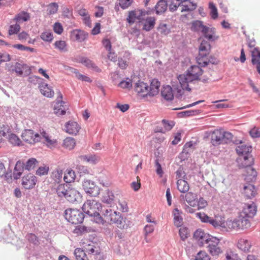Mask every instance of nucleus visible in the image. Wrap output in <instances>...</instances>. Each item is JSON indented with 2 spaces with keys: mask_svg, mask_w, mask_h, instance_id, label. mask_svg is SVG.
Wrapping results in <instances>:
<instances>
[{
  "mask_svg": "<svg viewBox=\"0 0 260 260\" xmlns=\"http://www.w3.org/2000/svg\"><path fill=\"white\" fill-rule=\"evenodd\" d=\"M160 82L156 79L152 80L150 85L143 81H138L134 85V90L140 96H154L159 92Z\"/></svg>",
  "mask_w": 260,
  "mask_h": 260,
  "instance_id": "f257e3e1",
  "label": "nucleus"
},
{
  "mask_svg": "<svg viewBox=\"0 0 260 260\" xmlns=\"http://www.w3.org/2000/svg\"><path fill=\"white\" fill-rule=\"evenodd\" d=\"M95 218V222L104 224L105 223L112 224L116 223L118 225L122 223V218L119 212L114 211L111 209H106L103 213V216L98 215Z\"/></svg>",
  "mask_w": 260,
  "mask_h": 260,
  "instance_id": "f03ea898",
  "label": "nucleus"
},
{
  "mask_svg": "<svg viewBox=\"0 0 260 260\" xmlns=\"http://www.w3.org/2000/svg\"><path fill=\"white\" fill-rule=\"evenodd\" d=\"M210 134H211V143L214 146L227 143L231 141L233 138L231 133L221 129H215Z\"/></svg>",
  "mask_w": 260,
  "mask_h": 260,
  "instance_id": "7ed1b4c3",
  "label": "nucleus"
},
{
  "mask_svg": "<svg viewBox=\"0 0 260 260\" xmlns=\"http://www.w3.org/2000/svg\"><path fill=\"white\" fill-rule=\"evenodd\" d=\"M102 204L94 200H87L83 205L82 209L84 213L91 216H93L95 222V218L98 215H100L99 211L102 209Z\"/></svg>",
  "mask_w": 260,
  "mask_h": 260,
  "instance_id": "20e7f679",
  "label": "nucleus"
},
{
  "mask_svg": "<svg viewBox=\"0 0 260 260\" xmlns=\"http://www.w3.org/2000/svg\"><path fill=\"white\" fill-rule=\"evenodd\" d=\"M64 217L69 222L76 224L82 222L84 215L79 210L70 208L65 210Z\"/></svg>",
  "mask_w": 260,
  "mask_h": 260,
  "instance_id": "39448f33",
  "label": "nucleus"
},
{
  "mask_svg": "<svg viewBox=\"0 0 260 260\" xmlns=\"http://www.w3.org/2000/svg\"><path fill=\"white\" fill-rule=\"evenodd\" d=\"M221 240V238L214 236L211 238V240L208 243V252L214 257H218L223 253V249L220 243Z\"/></svg>",
  "mask_w": 260,
  "mask_h": 260,
  "instance_id": "423d86ee",
  "label": "nucleus"
},
{
  "mask_svg": "<svg viewBox=\"0 0 260 260\" xmlns=\"http://www.w3.org/2000/svg\"><path fill=\"white\" fill-rule=\"evenodd\" d=\"M211 45L206 41H203L199 47V54L197 58L199 64H206L207 62L206 56L210 53Z\"/></svg>",
  "mask_w": 260,
  "mask_h": 260,
  "instance_id": "0eeeda50",
  "label": "nucleus"
},
{
  "mask_svg": "<svg viewBox=\"0 0 260 260\" xmlns=\"http://www.w3.org/2000/svg\"><path fill=\"white\" fill-rule=\"evenodd\" d=\"M21 137L24 142L30 145H35L41 141L40 135L31 129L23 131Z\"/></svg>",
  "mask_w": 260,
  "mask_h": 260,
  "instance_id": "6e6552de",
  "label": "nucleus"
},
{
  "mask_svg": "<svg viewBox=\"0 0 260 260\" xmlns=\"http://www.w3.org/2000/svg\"><path fill=\"white\" fill-rule=\"evenodd\" d=\"M214 236L205 233L202 229L197 230L193 234V239L200 246L208 244Z\"/></svg>",
  "mask_w": 260,
  "mask_h": 260,
  "instance_id": "1a4fd4ad",
  "label": "nucleus"
},
{
  "mask_svg": "<svg viewBox=\"0 0 260 260\" xmlns=\"http://www.w3.org/2000/svg\"><path fill=\"white\" fill-rule=\"evenodd\" d=\"M83 188L85 192L91 197H96L100 193V187L90 180H86L83 182Z\"/></svg>",
  "mask_w": 260,
  "mask_h": 260,
  "instance_id": "9d476101",
  "label": "nucleus"
},
{
  "mask_svg": "<svg viewBox=\"0 0 260 260\" xmlns=\"http://www.w3.org/2000/svg\"><path fill=\"white\" fill-rule=\"evenodd\" d=\"M41 139H43V144L48 148L53 149L58 145V141L56 139L52 138L44 130L40 131Z\"/></svg>",
  "mask_w": 260,
  "mask_h": 260,
  "instance_id": "9b49d317",
  "label": "nucleus"
},
{
  "mask_svg": "<svg viewBox=\"0 0 260 260\" xmlns=\"http://www.w3.org/2000/svg\"><path fill=\"white\" fill-rule=\"evenodd\" d=\"M37 182V177L29 173L22 177L21 184L25 189H31L35 187Z\"/></svg>",
  "mask_w": 260,
  "mask_h": 260,
  "instance_id": "f8f14e48",
  "label": "nucleus"
},
{
  "mask_svg": "<svg viewBox=\"0 0 260 260\" xmlns=\"http://www.w3.org/2000/svg\"><path fill=\"white\" fill-rule=\"evenodd\" d=\"M256 212L255 205L252 203L251 204H244L242 207V210L240 214L242 217H245L249 219L252 218Z\"/></svg>",
  "mask_w": 260,
  "mask_h": 260,
  "instance_id": "ddd939ff",
  "label": "nucleus"
},
{
  "mask_svg": "<svg viewBox=\"0 0 260 260\" xmlns=\"http://www.w3.org/2000/svg\"><path fill=\"white\" fill-rule=\"evenodd\" d=\"M12 71L14 72L18 76H26L30 73L31 70L29 66L26 64L16 62L12 69Z\"/></svg>",
  "mask_w": 260,
  "mask_h": 260,
  "instance_id": "4468645a",
  "label": "nucleus"
},
{
  "mask_svg": "<svg viewBox=\"0 0 260 260\" xmlns=\"http://www.w3.org/2000/svg\"><path fill=\"white\" fill-rule=\"evenodd\" d=\"M236 245L239 250L246 253L250 252L252 247L251 242L244 237L239 238L237 240Z\"/></svg>",
  "mask_w": 260,
  "mask_h": 260,
  "instance_id": "2eb2a0df",
  "label": "nucleus"
},
{
  "mask_svg": "<svg viewBox=\"0 0 260 260\" xmlns=\"http://www.w3.org/2000/svg\"><path fill=\"white\" fill-rule=\"evenodd\" d=\"M88 34L85 31L76 29L71 31L70 39L74 41L82 42L87 39Z\"/></svg>",
  "mask_w": 260,
  "mask_h": 260,
  "instance_id": "dca6fc26",
  "label": "nucleus"
},
{
  "mask_svg": "<svg viewBox=\"0 0 260 260\" xmlns=\"http://www.w3.org/2000/svg\"><path fill=\"white\" fill-rule=\"evenodd\" d=\"M144 15V12L141 10L136 9L131 11L128 12L126 21L129 24H132L137 20L140 21L142 19V17Z\"/></svg>",
  "mask_w": 260,
  "mask_h": 260,
  "instance_id": "f3484780",
  "label": "nucleus"
},
{
  "mask_svg": "<svg viewBox=\"0 0 260 260\" xmlns=\"http://www.w3.org/2000/svg\"><path fill=\"white\" fill-rule=\"evenodd\" d=\"M178 79L182 90H191V88L189 87V84L194 80L190 77L189 75L187 73L180 75L178 77Z\"/></svg>",
  "mask_w": 260,
  "mask_h": 260,
  "instance_id": "a211bd4d",
  "label": "nucleus"
},
{
  "mask_svg": "<svg viewBox=\"0 0 260 260\" xmlns=\"http://www.w3.org/2000/svg\"><path fill=\"white\" fill-rule=\"evenodd\" d=\"M81 129L79 124L76 121H69L65 124V132L72 135H77Z\"/></svg>",
  "mask_w": 260,
  "mask_h": 260,
  "instance_id": "6ab92c4d",
  "label": "nucleus"
},
{
  "mask_svg": "<svg viewBox=\"0 0 260 260\" xmlns=\"http://www.w3.org/2000/svg\"><path fill=\"white\" fill-rule=\"evenodd\" d=\"M237 162L239 167L246 169L251 166L253 163V159L251 155L240 156L237 159Z\"/></svg>",
  "mask_w": 260,
  "mask_h": 260,
  "instance_id": "aec40b11",
  "label": "nucleus"
},
{
  "mask_svg": "<svg viewBox=\"0 0 260 260\" xmlns=\"http://www.w3.org/2000/svg\"><path fill=\"white\" fill-rule=\"evenodd\" d=\"M66 199L71 203L78 202L81 201L82 196L79 192L75 188L72 187L69 191Z\"/></svg>",
  "mask_w": 260,
  "mask_h": 260,
  "instance_id": "412c9836",
  "label": "nucleus"
},
{
  "mask_svg": "<svg viewBox=\"0 0 260 260\" xmlns=\"http://www.w3.org/2000/svg\"><path fill=\"white\" fill-rule=\"evenodd\" d=\"M194 81L200 79V77L202 75L203 71L198 66H192L188 70L187 73Z\"/></svg>",
  "mask_w": 260,
  "mask_h": 260,
  "instance_id": "4be33fe9",
  "label": "nucleus"
},
{
  "mask_svg": "<svg viewBox=\"0 0 260 260\" xmlns=\"http://www.w3.org/2000/svg\"><path fill=\"white\" fill-rule=\"evenodd\" d=\"M245 180L248 182L254 181L256 177V171L251 166L248 167L244 170Z\"/></svg>",
  "mask_w": 260,
  "mask_h": 260,
  "instance_id": "5701e85b",
  "label": "nucleus"
},
{
  "mask_svg": "<svg viewBox=\"0 0 260 260\" xmlns=\"http://www.w3.org/2000/svg\"><path fill=\"white\" fill-rule=\"evenodd\" d=\"M41 93L47 98H52L54 95V92L53 89L49 87L48 84L45 83H42L39 86Z\"/></svg>",
  "mask_w": 260,
  "mask_h": 260,
  "instance_id": "b1692460",
  "label": "nucleus"
},
{
  "mask_svg": "<svg viewBox=\"0 0 260 260\" xmlns=\"http://www.w3.org/2000/svg\"><path fill=\"white\" fill-rule=\"evenodd\" d=\"M8 134V139L9 142L14 146H21L23 143L18 136L13 133H10V130Z\"/></svg>",
  "mask_w": 260,
  "mask_h": 260,
  "instance_id": "393cba45",
  "label": "nucleus"
},
{
  "mask_svg": "<svg viewBox=\"0 0 260 260\" xmlns=\"http://www.w3.org/2000/svg\"><path fill=\"white\" fill-rule=\"evenodd\" d=\"M72 187L66 184H61L58 186L56 189V192L58 196L60 198H66L69 191L71 190Z\"/></svg>",
  "mask_w": 260,
  "mask_h": 260,
  "instance_id": "a878e982",
  "label": "nucleus"
},
{
  "mask_svg": "<svg viewBox=\"0 0 260 260\" xmlns=\"http://www.w3.org/2000/svg\"><path fill=\"white\" fill-rule=\"evenodd\" d=\"M30 14L25 11H21L15 15L13 20L16 23L19 24L24 22H26L30 20Z\"/></svg>",
  "mask_w": 260,
  "mask_h": 260,
  "instance_id": "bb28decb",
  "label": "nucleus"
},
{
  "mask_svg": "<svg viewBox=\"0 0 260 260\" xmlns=\"http://www.w3.org/2000/svg\"><path fill=\"white\" fill-rule=\"evenodd\" d=\"M237 219V223L238 225V228L239 229L244 230L247 229L250 226V220L245 217L241 216V215L240 214L238 218Z\"/></svg>",
  "mask_w": 260,
  "mask_h": 260,
  "instance_id": "cd10ccee",
  "label": "nucleus"
},
{
  "mask_svg": "<svg viewBox=\"0 0 260 260\" xmlns=\"http://www.w3.org/2000/svg\"><path fill=\"white\" fill-rule=\"evenodd\" d=\"M161 94L162 96L167 101H171L174 98L172 87L169 85L163 87Z\"/></svg>",
  "mask_w": 260,
  "mask_h": 260,
  "instance_id": "c85d7f7f",
  "label": "nucleus"
},
{
  "mask_svg": "<svg viewBox=\"0 0 260 260\" xmlns=\"http://www.w3.org/2000/svg\"><path fill=\"white\" fill-rule=\"evenodd\" d=\"M236 150L239 156L251 155V147L250 146L241 144L237 146Z\"/></svg>",
  "mask_w": 260,
  "mask_h": 260,
  "instance_id": "c756f323",
  "label": "nucleus"
},
{
  "mask_svg": "<svg viewBox=\"0 0 260 260\" xmlns=\"http://www.w3.org/2000/svg\"><path fill=\"white\" fill-rule=\"evenodd\" d=\"M177 188L180 192L186 193L189 189V185L185 180L178 179L177 181Z\"/></svg>",
  "mask_w": 260,
  "mask_h": 260,
  "instance_id": "7c9ffc66",
  "label": "nucleus"
},
{
  "mask_svg": "<svg viewBox=\"0 0 260 260\" xmlns=\"http://www.w3.org/2000/svg\"><path fill=\"white\" fill-rule=\"evenodd\" d=\"M79 158L81 160L91 164H95L100 160L99 157L94 154L81 155Z\"/></svg>",
  "mask_w": 260,
  "mask_h": 260,
  "instance_id": "2f4dec72",
  "label": "nucleus"
},
{
  "mask_svg": "<svg viewBox=\"0 0 260 260\" xmlns=\"http://www.w3.org/2000/svg\"><path fill=\"white\" fill-rule=\"evenodd\" d=\"M185 199L188 205L194 207L197 205V196L192 192H187L185 196Z\"/></svg>",
  "mask_w": 260,
  "mask_h": 260,
  "instance_id": "473e14b6",
  "label": "nucleus"
},
{
  "mask_svg": "<svg viewBox=\"0 0 260 260\" xmlns=\"http://www.w3.org/2000/svg\"><path fill=\"white\" fill-rule=\"evenodd\" d=\"M62 101L57 102L54 107V112L57 115H63L66 114V107Z\"/></svg>",
  "mask_w": 260,
  "mask_h": 260,
  "instance_id": "72a5a7b5",
  "label": "nucleus"
},
{
  "mask_svg": "<svg viewBox=\"0 0 260 260\" xmlns=\"http://www.w3.org/2000/svg\"><path fill=\"white\" fill-rule=\"evenodd\" d=\"M210 224L215 228L221 227L223 229L225 228L226 224L224 218L222 217H216L215 219L212 218Z\"/></svg>",
  "mask_w": 260,
  "mask_h": 260,
  "instance_id": "f704fd0d",
  "label": "nucleus"
},
{
  "mask_svg": "<svg viewBox=\"0 0 260 260\" xmlns=\"http://www.w3.org/2000/svg\"><path fill=\"white\" fill-rule=\"evenodd\" d=\"M243 193L247 198H251L256 194V190L254 185L248 184L244 187Z\"/></svg>",
  "mask_w": 260,
  "mask_h": 260,
  "instance_id": "c9c22d12",
  "label": "nucleus"
},
{
  "mask_svg": "<svg viewBox=\"0 0 260 260\" xmlns=\"http://www.w3.org/2000/svg\"><path fill=\"white\" fill-rule=\"evenodd\" d=\"M180 6L181 7V11L183 12L192 11L195 9L197 5L190 1L184 0L183 2H181Z\"/></svg>",
  "mask_w": 260,
  "mask_h": 260,
  "instance_id": "e433bc0d",
  "label": "nucleus"
},
{
  "mask_svg": "<svg viewBox=\"0 0 260 260\" xmlns=\"http://www.w3.org/2000/svg\"><path fill=\"white\" fill-rule=\"evenodd\" d=\"M167 2L165 0H160L155 7L156 14L158 15L162 14L167 10Z\"/></svg>",
  "mask_w": 260,
  "mask_h": 260,
  "instance_id": "4c0bfd02",
  "label": "nucleus"
},
{
  "mask_svg": "<svg viewBox=\"0 0 260 260\" xmlns=\"http://www.w3.org/2000/svg\"><path fill=\"white\" fill-rule=\"evenodd\" d=\"M202 32L204 37L208 40L212 41L215 40L214 34L215 31L214 28H210L206 26L205 27H203Z\"/></svg>",
  "mask_w": 260,
  "mask_h": 260,
  "instance_id": "58836bf2",
  "label": "nucleus"
},
{
  "mask_svg": "<svg viewBox=\"0 0 260 260\" xmlns=\"http://www.w3.org/2000/svg\"><path fill=\"white\" fill-rule=\"evenodd\" d=\"M155 24V19L153 17H147L144 22L143 29L146 31L152 29Z\"/></svg>",
  "mask_w": 260,
  "mask_h": 260,
  "instance_id": "ea45409f",
  "label": "nucleus"
},
{
  "mask_svg": "<svg viewBox=\"0 0 260 260\" xmlns=\"http://www.w3.org/2000/svg\"><path fill=\"white\" fill-rule=\"evenodd\" d=\"M23 163L20 161H18L14 168V176L15 179H17L20 178L23 171Z\"/></svg>",
  "mask_w": 260,
  "mask_h": 260,
  "instance_id": "a19ab883",
  "label": "nucleus"
},
{
  "mask_svg": "<svg viewBox=\"0 0 260 260\" xmlns=\"http://www.w3.org/2000/svg\"><path fill=\"white\" fill-rule=\"evenodd\" d=\"M173 214L174 225L177 227L181 226L183 223V219L180 216V212L177 208H175L173 211Z\"/></svg>",
  "mask_w": 260,
  "mask_h": 260,
  "instance_id": "79ce46f5",
  "label": "nucleus"
},
{
  "mask_svg": "<svg viewBox=\"0 0 260 260\" xmlns=\"http://www.w3.org/2000/svg\"><path fill=\"white\" fill-rule=\"evenodd\" d=\"M76 178L75 172L71 169H67L64 173L63 180L66 183L74 182Z\"/></svg>",
  "mask_w": 260,
  "mask_h": 260,
  "instance_id": "37998d69",
  "label": "nucleus"
},
{
  "mask_svg": "<svg viewBox=\"0 0 260 260\" xmlns=\"http://www.w3.org/2000/svg\"><path fill=\"white\" fill-rule=\"evenodd\" d=\"M114 198V195L112 191L107 190L102 196L101 200L103 203L110 204L113 202Z\"/></svg>",
  "mask_w": 260,
  "mask_h": 260,
  "instance_id": "c03bdc74",
  "label": "nucleus"
},
{
  "mask_svg": "<svg viewBox=\"0 0 260 260\" xmlns=\"http://www.w3.org/2000/svg\"><path fill=\"white\" fill-rule=\"evenodd\" d=\"M54 45L55 48L61 52H66L68 51V45L65 41H56L54 43Z\"/></svg>",
  "mask_w": 260,
  "mask_h": 260,
  "instance_id": "a18cd8bd",
  "label": "nucleus"
},
{
  "mask_svg": "<svg viewBox=\"0 0 260 260\" xmlns=\"http://www.w3.org/2000/svg\"><path fill=\"white\" fill-rule=\"evenodd\" d=\"M76 146L75 139L71 137H67L64 140L63 142V146L69 150H72Z\"/></svg>",
  "mask_w": 260,
  "mask_h": 260,
  "instance_id": "49530a36",
  "label": "nucleus"
},
{
  "mask_svg": "<svg viewBox=\"0 0 260 260\" xmlns=\"http://www.w3.org/2000/svg\"><path fill=\"white\" fill-rule=\"evenodd\" d=\"M102 44L108 52V58L110 60H112L114 57H112V58H110V55L111 54L114 55V52H112V45L111 41L108 39H104L102 41Z\"/></svg>",
  "mask_w": 260,
  "mask_h": 260,
  "instance_id": "de8ad7c7",
  "label": "nucleus"
},
{
  "mask_svg": "<svg viewBox=\"0 0 260 260\" xmlns=\"http://www.w3.org/2000/svg\"><path fill=\"white\" fill-rule=\"evenodd\" d=\"M252 56L251 61L252 64H256L260 61V51L257 48H254L250 50Z\"/></svg>",
  "mask_w": 260,
  "mask_h": 260,
  "instance_id": "09e8293b",
  "label": "nucleus"
},
{
  "mask_svg": "<svg viewBox=\"0 0 260 260\" xmlns=\"http://www.w3.org/2000/svg\"><path fill=\"white\" fill-rule=\"evenodd\" d=\"M225 224L224 229H228L231 230H239L237 219L233 220L228 219L225 221Z\"/></svg>",
  "mask_w": 260,
  "mask_h": 260,
  "instance_id": "8fccbe9b",
  "label": "nucleus"
},
{
  "mask_svg": "<svg viewBox=\"0 0 260 260\" xmlns=\"http://www.w3.org/2000/svg\"><path fill=\"white\" fill-rule=\"evenodd\" d=\"M74 254L77 260H88V258L84 250L80 248H76Z\"/></svg>",
  "mask_w": 260,
  "mask_h": 260,
  "instance_id": "3c124183",
  "label": "nucleus"
},
{
  "mask_svg": "<svg viewBox=\"0 0 260 260\" xmlns=\"http://www.w3.org/2000/svg\"><path fill=\"white\" fill-rule=\"evenodd\" d=\"M68 68H69L70 70L72 71H74L73 72L75 73L76 77L79 80L89 83L91 82V80L90 79L89 77L81 74L79 72H78L77 70L69 67H68Z\"/></svg>",
  "mask_w": 260,
  "mask_h": 260,
  "instance_id": "603ef678",
  "label": "nucleus"
},
{
  "mask_svg": "<svg viewBox=\"0 0 260 260\" xmlns=\"http://www.w3.org/2000/svg\"><path fill=\"white\" fill-rule=\"evenodd\" d=\"M117 209L122 212H127L128 211V207L127 202L124 200H119L118 202Z\"/></svg>",
  "mask_w": 260,
  "mask_h": 260,
  "instance_id": "864d4df0",
  "label": "nucleus"
},
{
  "mask_svg": "<svg viewBox=\"0 0 260 260\" xmlns=\"http://www.w3.org/2000/svg\"><path fill=\"white\" fill-rule=\"evenodd\" d=\"M40 38L45 42H50L53 39V36L51 32L45 31L41 33Z\"/></svg>",
  "mask_w": 260,
  "mask_h": 260,
  "instance_id": "5fc2aeb1",
  "label": "nucleus"
},
{
  "mask_svg": "<svg viewBox=\"0 0 260 260\" xmlns=\"http://www.w3.org/2000/svg\"><path fill=\"white\" fill-rule=\"evenodd\" d=\"M157 29L160 35L163 36H166L170 32L167 25L164 23H160Z\"/></svg>",
  "mask_w": 260,
  "mask_h": 260,
  "instance_id": "6e6d98bb",
  "label": "nucleus"
},
{
  "mask_svg": "<svg viewBox=\"0 0 260 260\" xmlns=\"http://www.w3.org/2000/svg\"><path fill=\"white\" fill-rule=\"evenodd\" d=\"M162 123L164 127V129H162L160 132L163 133H165L166 131L171 130L174 125V123L173 121L169 122L165 119L162 120Z\"/></svg>",
  "mask_w": 260,
  "mask_h": 260,
  "instance_id": "4d7b16f0",
  "label": "nucleus"
},
{
  "mask_svg": "<svg viewBox=\"0 0 260 260\" xmlns=\"http://www.w3.org/2000/svg\"><path fill=\"white\" fill-rule=\"evenodd\" d=\"M132 81L129 79H126L125 80H123L118 84V86L120 88L128 90L132 87Z\"/></svg>",
  "mask_w": 260,
  "mask_h": 260,
  "instance_id": "13d9d810",
  "label": "nucleus"
},
{
  "mask_svg": "<svg viewBox=\"0 0 260 260\" xmlns=\"http://www.w3.org/2000/svg\"><path fill=\"white\" fill-rule=\"evenodd\" d=\"M209 8L211 10L210 14L211 17L213 19H215L218 17L217 9L213 2H210L209 3Z\"/></svg>",
  "mask_w": 260,
  "mask_h": 260,
  "instance_id": "bf43d9fd",
  "label": "nucleus"
},
{
  "mask_svg": "<svg viewBox=\"0 0 260 260\" xmlns=\"http://www.w3.org/2000/svg\"><path fill=\"white\" fill-rule=\"evenodd\" d=\"M58 6L56 3H52L48 5L47 13L52 15L56 13L58 10Z\"/></svg>",
  "mask_w": 260,
  "mask_h": 260,
  "instance_id": "052dcab7",
  "label": "nucleus"
},
{
  "mask_svg": "<svg viewBox=\"0 0 260 260\" xmlns=\"http://www.w3.org/2000/svg\"><path fill=\"white\" fill-rule=\"evenodd\" d=\"M179 234L181 239L185 241L188 237V230L186 227H181L179 231Z\"/></svg>",
  "mask_w": 260,
  "mask_h": 260,
  "instance_id": "680f3d73",
  "label": "nucleus"
},
{
  "mask_svg": "<svg viewBox=\"0 0 260 260\" xmlns=\"http://www.w3.org/2000/svg\"><path fill=\"white\" fill-rule=\"evenodd\" d=\"M196 260H211V257L206 251H201L196 256Z\"/></svg>",
  "mask_w": 260,
  "mask_h": 260,
  "instance_id": "e2e57ef3",
  "label": "nucleus"
},
{
  "mask_svg": "<svg viewBox=\"0 0 260 260\" xmlns=\"http://www.w3.org/2000/svg\"><path fill=\"white\" fill-rule=\"evenodd\" d=\"M20 26L19 24L16 23L15 24L11 25L9 29V35H13L17 34L20 30Z\"/></svg>",
  "mask_w": 260,
  "mask_h": 260,
  "instance_id": "0e129e2a",
  "label": "nucleus"
},
{
  "mask_svg": "<svg viewBox=\"0 0 260 260\" xmlns=\"http://www.w3.org/2000/svg\"><path fill=\"white\" fill-rule=\"evenodd\" d=\"M206 26L204 25L203 22L201 21H196L192 23V29L194 31H202L203 27Z\"/></svg>",
  "mask_w": 260,
  "mask_h": 260,
  "instance_id": "69168bd1",
  "label": "nucleus"
},
{
  "mask_svg": "<svg viewBox=\"0 0 260 260\" xmlns=\"http://www.w3.org/2000/svg\"><path fill=\"white\" fill-rule=\"evenodd\" d=\"M133 2V0H118V4L122 9L128 8Z\"/></svg>",
  "mask_w": 260,
  "mask_h": 260,
  "instance_id": "338daca9",
  "label": "nucleus"
},
{
  "mask_svg": "<svg viewBox=\"0 0 260 260\" xmlns=\"http://www.w3.org/2000/svg\"><path fill=\"white\" fill-rule=\"evenodd\" d=\"M197 217L199 218L203 222L209 223L212 218L204 213L199 212L196 214Z\"/></svg>",
  "mask_w": 260,
  "mask_h": 260,
  "instance_id": "774afa93",
  "label": "nucleus"
}]
</instances>
